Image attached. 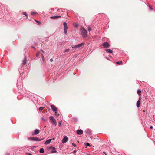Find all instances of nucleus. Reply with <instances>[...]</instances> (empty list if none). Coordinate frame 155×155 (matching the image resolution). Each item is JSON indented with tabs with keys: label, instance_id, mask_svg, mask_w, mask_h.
<instances>
[{
	"label": "nucleus",
	"instance_id": "nucleus-1",
	"mask_svg": "<svg viewBox=\"0 0 155 155\" xmlns=\"http://www.w3.org/2000/svg\"><path fill=\"white\" fill-rule=\"evenodd\" d=\"M80 31L81 34L83 37L85 38L87 36V31L84 28H81Z\"/></svg>",
	"mask_w": 155,
	"mask_h": 155
},
{
	"label": "nucleus",
	"instance_id": "nucleus-2",
	"mask_svg": "<svg viewBox=\"0 0 155 155\" xmlns=\"http://www.w3.org/2000/svg\"><path fill=\"white\" fill-rule=\"evenodd\" d=\"M28 139L29 140H31L32 141H41L43 139V138H42L41 139H39L37 137H28Z\"/></svg>",
	"mask_w": 155,
	"mask_h": 155
},
{
	"label": "nucleus",
	"instance_id": "nucleus-3",
	"mask_svg": "<svg viewBox=\"0 0 155 155\" xmlns=\"http://www.w3.org/2000/svg\"><path fill=\"white\" fill-rule=\"evenodd\" d=\"M85 45V43H82L81 44H78V45H76L72 47V48H75L76 49L78 48L81 47V48H82L84 47V45Z\"/></svg>",
	"mask_w": 155,
	"mask_h": 155
},
{
	"label": "nucleus",
	"instance_id": "nucleus-4",
	"mask_svg": "<svg viewBox=\"0 0 155 155\" xmlns=\"http://www.w3.org/2000/svg\"><path fill=\"white\" fill-rule=\"evenodd\" d=\"M50 120H51V123H52L53 125H57V122L56 120L52 116H50L49 117Z\"/></svg>",
	"mask_w": 155,
	"mask_h": 155
},
{
	"label": "nucleus",
	"instance_id": "nucleus-5",
	"mask_svg": "<svg viewBox=\"0 0 155 155\" xmlns=\"http://www.w3.org/2000/svg\"><path fill=\"white\" fill-rule=\"evenodd\" d=\"M63 25L64 27V33L65 34H67V30L68 29V26L66 22H64L63 23Z\"/></svg>",
	"mask_w": 155,
	"mask_h": 155
},
{
	"label": "nucleus",
	"instance_id": "nucleus-6",
	"mask_svg": "<svg viewBox=\"0 0 155 155\" xmlns=\"http://www.w3.org/2000/svg\"><path fill=\"white\" fill-rule=\"evenodd\" d=\"M102 45L105 48H108L110 46V45L107 42H104L103 43Z\"/></svg>",
	"mask_w": 155,
	"mask_h": 155
},
{
	"label": "nucleus",
	"instance_id": "nucleus-7",
	"mask_svg": "<svg viewBox=\"0 0 155 155\" xmlns=\"http://www.w3.org/2000/svg\"><path fill=\"white\" fill-rule=\"evenodd\" d=\"M39 131L40 130H39L36 129L34 131L32 132L31 134L33 136L36 135L39 133Z\"/></svg>",
	"mask_w": 155,
	"mask_h": 155
},
{
	"label": "nucleus",
	"instance_id": "nucleus-8",
	"mask_svg": "<svg viewBox=\"0 0 155 155\" xmlns=\"http://www.w3.org/2000/svg\"><path fill=\"white\" fill-rule=\"evenodd\" d=\"M85 132L88 135H91L92 134L91 130L89 129H87L85 130Z\"/></svg>",
	"mask_w": 155,
	"mask_h": 155
},
{
	"label": "nucleus",
	"instance_id": "nucleus-9",
	"mask_svg": "<svg viewBox=\"0 0 155 155\" xmlns=\"http://www.w3.org/2000/svg\"><path fill=\"white\" fill-rule=\"evenodd\" d=\"M61 17L60 16L56 15L51 16L50 17V18L53 19H55L60 18Z\"/></svg>",
	"mask_w": 155,
	"mask_h": 155
},
{
	"label": "nucleus",
	"instance_id": "nucleus-10",
	"mask_svg": "<svg viewBox=\"0 0 155 155\" xmlns=\"http://www.w3.org/2000/svg\"><path fill=\"white\" fill-rule=\"evenodd\" d=\"M68 137L67 136H65L64 138H63L62 140V142L63 143H65L68 141Z\"/></svg>",
	"mask_w": 155,
	"mask_h": 155
},
{
	"label": "nucleus",
	"instance_id": "nucleus-11",
	"mask_svg": "<svg viewBox=\"0 0 155 155\" xmlns=\"http://www.w3.org/2000/svg\"><path fill=\"white\" fill-rule=\"evenodd\" d=\"M51 108L52 110L54 112L57 111V108L54 105H51Z\"/></svg>",
	"mask_w": 155,
	"mask_h": 155
},
{
	"label": "nucleus",
	"instance_id": "nucleus-12",
	"mask_svg": "<svg viewBox=\"0 0 155 155\" xmlns=\"http://www.w3.org/2000/svg\"><path fill=\"white\" fill-rule=\"evenodd\" d=\"M77 134L78 135H81L83 133V131L81 129L78 130L77 131Z\"/></svg>",
	"mask_w": 155,
	"mask_h": 155
},
{
	"label": "nucleus",
	"instance_id": "nucleus-13",
	"mask_svg": "<svg viewBox=\"0 0 155 155\" xmlns=\"http://www.w3.org/2000/svg\"><path fill=\"white\" fill-rule=\"evenodd\" d=\"M52 140V139H49L47 140L45 143L44 144L45 145H48L51 142V140Z\"/></svg>",
	"mask_w": 155,
	"mask_h": 155
},
{
	"label": "nucleus",
	"instance_id": "nucleus-14",
	"mask_svg": "<svg viewBox=\"0 0 155 155\" xmlns=\"http://www.w3.org/2000/svg\"><path fill=\"white\" fill-rule=\"evenodd\" d=\"M140 98L137 103V106L139 107L140 106Z\"/></svg>",
	"mask_w": 155,
	"mask_h": 155
},
{
	"label": "nucleus",
	"instance_id": "nucleus-15",
	"mask_svg": "<svg viewBox=\"0 0 155 155\" xmlns=\"http://www.w3.org/2000/svg\"><path fill=\"white\" fill-rule=\"evenodd\" d=\"M105 51L106 52L110 53H111L113 52V51L112 50L109 49H106Z\"/></svg>",
	"mask_w": 155,
	"mask_h": 155
},
{
	"label": "nucleus",
	"instance_id": "nucleus-16",
	"mask_svg": "<svg viewBox=\"0 0 155 155\" xmlns=\"http://www.w3.org/2000/svg\"><path fill=\"white\" fill-rule=\"evenodd\" d=\"M26 58L25 57L24 58V59L22 61V64L25 65L26 63Z\"/></svg>",
	"mask_w": 155,
	"mask_h": 155
},
{
	"label": "nucleus",
	"instance_id": "nucleus-17",
	"mask_svg": "<svg viewBox=\"0 0 155 155\" xmlns=\"http://www.w3.org/2000/svg\"><path fill=\"white\" fill-rule=\"evenodd\" d=\"M116 63L118 65H120L122 64L123 62L122 61H121L117 62Z\"/></svg>",
	"mask_w": 155,
	"mask_h": 155
},
{
	"label": "nucleus",
	"instance_id": "nucleus-18",
	"mask_svg": "<svg viewBox=\"0 0 155 155\" xmlns=\"http://www.w3.org/2000/svg\"><path fill=\"white\" fill-rule=\"evenodd\" d=\"M39 152L40 153H42L44 152V150L43 148H41Z\"/></svg>",
	"mask_w": 155,
	"mask_h": 155
},
{
	"label": "nucleus",
	"instance_id": "nucleus-19",
	"mask_svg": "<svg viewBox=\"0 0 155 155\" xmlns=\"http://www.w3.org/2000/svg\"><path fill=\"white\" fill-rule=\"evenodd\" d=\"M41 119L44 121H46L47 120V118L46 117H41Z\"/></svg>",
	"mask_w": 155,
	"mask_h": 155
},
{
	"label": "nucleus",
	"instance_id": "nucleus-20",
	"mask_svg": "<svg viewBox=\"0 0 155 155\" xmlns=\"http://www.w3.org/2000/svg\"><path fill=\"white\" fill-rule=\"evenodd\" d=\"M44 108V107H40L38 109V110L39 112H41L42 110H43V109Z\"/></svg>",
	"mask_w": 155,
	"mask_h": 155
},
{
	"label": "nucleus",
	"instance_id": "nucleus-21",
	"mask_svg": "<svg viewBox=\"0 0 155 155\" xmlns=\"http://www.w3.org/2000/svg\"><path fill=\"white\" fill-rule=\"evenodd\" d=\"M51 153H53L57 152L55 150H54V149H52V151H51Z\"/></svg>",
	"mask_w": 155,
	"mask_h": 155
},
{
	"label": "nucleus",
	"instance_id": "nucleus-22",
	"mask_svg": "<svg viewBox=\"0 0 155 155\" xmlns=\"http://www.w3.org/2000/svg\"><path fill=\"white\" fill-rule=\"evenodd\" d=\"M84 145L86 146H90V144L89 143L85 142L84 143Z\"/></svg>",
	"mask_w": 155,
	"mask_h": 155
},
{
	"label": "nucleus",
	"instance_id": "nucleus-23",
	"mask_svg": "<svg viewBox=\"0 0 155 155\" xmlns=\"http://www.w3.org/2000/svg\"><path fill=\"white\" fill-rule=\"evenodd\" d=\"M49 149H54V150H55V148L54 147L51 146L49 147Z\"/></svg>",
	"mask_w": 155,
	"mask_h": 155
},
{
	"label": "nucleus",
	"instance_id": "nucleus-24",
	"mask_svg": "<svg viewBox=\"0 0 155 155\" xmlns=\"http://www.w3.org/2000/svg\"><path fill=\"white\" fill-rule=\"evenodd\" d=\"M141 93V91L140 90H138L137 91V93L138 94H139V95H140L141 94H140V93Z\"/></svg>",
	"mask_w": 155,
	"mask_h": 155
},
{
	"label": "nucleus",
	"instance_id": "nucleus-25",
	"mask_svg": "<svg viewBox=\"0 0 155 155\" xmlns=\"http://www.w3.org/2000/svg\"><path fill=\"white\" fill-rule=\"evenodd\" d=\"M41 58L43 61H45V58L43 54H41Z\"/></svg>",
	"mask_w": 155,
	"mask_h": 155
},
{
	"label": "nucleus",
	"instance_id": "nucleus-26",
	"mask_svg": "<svg viewBox=\"0 0 155 155\" xmlns=\"http://www.w3.org/2000/svg\"><path fill=\"white\" fill-rule=\"evenodd\" d=\"M88 30L89 31H91V29L90 27H88Z\"/></svg>",
	"mask_w": 155,
	"mask_h": 155
},
{
	"label": "nucleus",
	"instance_id": "nucleus-27",
	"mask_svg": "<svg viewBox=\"0 0 155 155\" xmlns=\"http://www.w3.org/2000/svg\"><path fill=\"white\" fill-rule=\"evenodd\" d=\"M70 51V49H68L65 50L64 52H68Z\"/></svg>",
	"mask_w": 155,
	"mask_h": 155
},
{
	"label": "nucleus",
	"instance_id": "nucleus-28",
	"mask_svg": "<svg viewBox=\"0 0 155 155\" xmlns=\"http://www.w3.org/2000/svg\"><path fill=\"white\" fill-rule=\"evenodd\" d=\"M61 122H62L61 120H60L59 121V122H58V125L60 126L61 125Z\"/></svg>",
	"mask_w": 155,
	"mask_h": 155
},
{
	"label": "nucleus",
	"instance_id": "nucleus-29",
	"mask_svg": "<svg viewBox=\"0 0 155 155\" xmlns=\"http://www.w3.org/2000/svg\"><path fill=\"white\" fill-rule=\"evenodd\" d=\"M73 120L75 122H76L78 120L77 119L75 118H73Z\"/></svg>",
	"mask_w": 155,
	"mask_h": 155
},
{
	"label": "nucleus",
	"instance_id": "nucleus-30",
	"mask_svg": "<svg viewBox=\"0 0 155 155\" xmlns=\"http://www.w3.org/2000/svg\"><path fill=\"white\" fill-rule=\"evenodd\" d=\"M72 144L73 146H74V147H76V144L74 143H72Z\"/></svg>",
	"mask_w": 155,
	"mask_h": 155
},
{
	"label": "nucleus",
	"instance_id": "nucleus-31",
	"mask_svg": "<svg viewBox=\"0 0 155 155\" xmlns=\"http://www.w3.org/2000/svg\"><path fill=\"white\" fill-rule=\"evenodd\" d=\"M35 21L38 24V25H39L41 24V23L38 21H37L36 20H35Z\"/></svg>",
	"mask_w": 155,
	"mask_h": 155
},
{
	"label": "nucleus",
	"instance_id": "nucleus-32",
	"mask_svg": "<svg viewBox=\"0 0 155 155\" xmlns=\"http://www.w3.org/2000/svg\"><path fill=\"white\" fill-rule=\"evenodd\" d=\"M55 115L56 116H58L59 115V114H58V113L57 112V111H56V112H55Z\"/></svg>",
	"mask_w": 155,
	"mask_h": 155
},
{
	"label": "nucleus",
	"instance_id": "nucleus-33",
	"mask_svg": "<svg viewBox=\"0 0 155 155\" xmlns=\"http://www.w3.org/2000/svg\"><path fill=\"white\" fill-rule=\"evenodd\" d=\"M37 14V13L36 12H31V14L32 15H35V14Z\"/></svg>",
	"mask_w": 155,
	"mask_h": 155
},
{
	"label": "nucleus",
	"instance_id": "nucleus-34",
	"mask_svg": "<svg viewBox=\"0 0 155 155\" xmlns=\"http://www.w3.org/2000/svg\"><path fill=\"white\" fill-rule=\"evenodd\" d=\"M23 14L24 15L26 16H27L26 13V12H23Z\"/></svg>",
	"mask_w": 155,
	"mask_h": 155
},
{
	"label": "nucleus",
	"instance_id": "nucleus-35",
	"mask_svg": "<svg viewBox=\"0 0 155 155\" xmlns=\"http://www.w3.org/2000/svg\"><path fill=\"white\" fill-rule=\"evenodd\" d=\"M50 61L51 62H52L53 61V60L52 58H51V59H50Z\"/></svg>",
	"mask_w": 155,
	"mask_h": 155
},
{
	"label": "nucleus",
	"instance_id": "nucleus-36",
	"mask_svg": "<svg viewBox=\"0 0 155 155\" xmlns=\"http://www.w3.org/2000/svg\"><path fill=\"white\" fill-rule=\"evenodd\" d=\"M103 153L105 154L106 155H107L106 152L105 151L103 152Z\"/></svg>",
	"mask_w": 155,
	"mask_h": 155
},
{
	"label": "nucleus",
	"instance_id": "nucleus-37",
	"mask_svg": "<svg viewBox=\"0 0 155 155\" xmlns=\"http://www.w3.org/2000/svg\"><path fill=\"white\" fill-rule=\"evenodd\" d=\"M153 127H150V129L151 130L152 129H153Z\"/></svg>",
	"mask_w": 155,
	"mask_h": 155
},
{
	"label": "nucleus",
	"instance_id": "nucleus-38",
	"mask_svg": "<svg viewBox=\"0 0 155 155\" xmlns=\"http://www.w3.org/2000/svg\"><path fill=\"white\" fill-rule=\"evenodd\" d=\"M5 155H10V154L8 153H6Z\"/></svg>",
	"mask_w": 155,
	"mask_h": 155
},
{
	"label": "nucleus",
	"instance_id": "nucleus-39",
	"mask_svg": "<svg viewBox=\"0 0 155 155\" xmlns=\"http://www.w3.org/2000/svg\"><path fill=\"white\" fill-rule=\"evenodd\" d=\"M28 155H32V154H31V153H28Z\"/></svg>",
	"mask_w": 155,
	"mask_h": 155
},
{
	"label": "nucleus",
	"instance_id": "nucleus-40",
	"mask_svg": "<svg viewBox=\"0 0 155 155\" xmlns=\"http://www.w3.org/2000/svg\"><path fill=\"white\" fill-rule=\"evenodd\" d=\"M39 55V53H37L36 54L37 56H38V55Z\"/></svg>",
	"mask_w": 155,
	"mask_h": 155
},
{
	"label": "nucleus",
	"instance_id": "nucleus-41",
	"mask_svg": "<svg viewBox=\"0 0 155 155\" xmlns=\"http://www.w3.org/2000/svg\"><path fill=\"white\" fill-rule=\"evenodd\" d=\"M41 51L43 53H44V51L43 50H41Z\"/></svg>",
	"mask_w": 155,
	"mask_h": 155
},
{
	"label": "nucleus",
	"instance_id": "nucleus-42",
	"mask_svg": "<svg viewBox=\"0 0 155 155\" xmlns=\"http://www.w3.org/2000/svg\"><path fill=\"white\" fill-rule=\"evenodd\" d=\"M150 10H151L152 9V8L150 7Z\"/></svg>",
	"mask_w": 155,
	"mask_h": 155
},
{
	"label": "nucleus",
	"instance_id": "nucleus-43",
	"mask_svg": "<svg viewBox=\"0 0 155 155\" xmlns=\"http://www.w3.org/2000/svg\"><path fill=\"white\" fill-rule=\"evenodd\" d=\"M52 140H55V138H53L52 139Z\"/></svg>",
	"mask_w": 155,
	"mask_h": 155
},
{
	"label": "nucleus",
	"instance_id": "nucleus-44",
	"mask_svg": "<svg viewBox=\"0 0 155 155\" xmlns=\"http://www.w3.org/2000/svg\"><path fill=\"white\" fill-rule=\"evenodd\" d=\"M85 155H90V154H86Z\"/></svg>",
	"mask_w": 155,
	"mask_h": 155
},
{
	"label": "nucleus",
	"instance_id": "nucleus-45",
	"mask_svg": "<svg viewBox=\"0 0 155 155\" xmlns=\"http://www.w3.org/2000/svg\"><path fill=\"white\" fill-rule=\"evenodd\" d=\"M74 152H76V151H74Z\"/></svg>",
	"mask_w": 155,
	"mask_h": 155
}]
</instances>
